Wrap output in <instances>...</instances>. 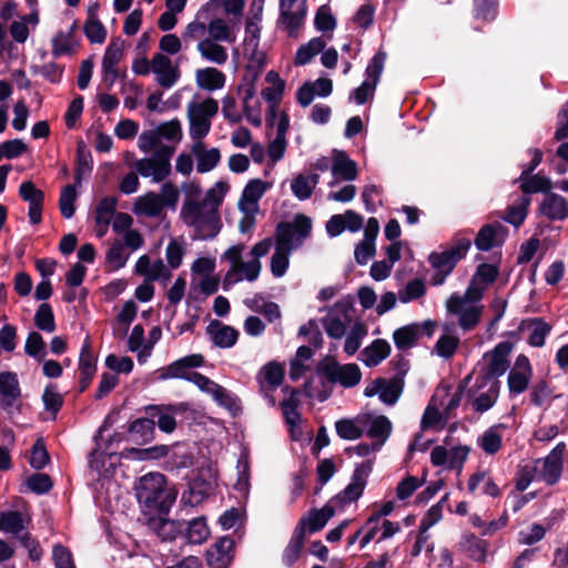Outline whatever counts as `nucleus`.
Here are the masks:
<instances>
[{
    "label": "nucleus",
    "instance_id": "f257e3e1",
    "mask_svg": "<svg viewBox=\"0 0 568 568\" xmlns=\"http://www.w3.org/2000/svg\"><path fill=\"white\" fill-rule=\"evenodd\" d=\"M311 232L312 220L303 213H297L293 222L281 221L276 224L275 252L271 257V272L275 277L285 275L290 266V254L310 237Z\"/></svg>",
    "mask_w": 568,
    "mask_h": 568
},
{
    "label": "nucleus",
    "instance_id": "f03ea898",
    "mask_svg": "<svg viewBox=\"0 0 568 568\" xmlns=\"http://www.w3.org/2000/svg\"><path fill=\"white\" fill-rule=\"evenodd\" d=\"M135 496L145 511H156L161 516L169 514L176 499V493L166 488V478L160 473H149L140 478Z\"/></svg>",
    "mask_w": 568,
    "mask_h": 568
},
{
    "label": "nucleus",
    "instance_id": "7ed1b4c3",
    "mask_svg": "<svg viewBox=\"0 0 568 568\" xmlns=\"http://www.w3.org/2000/svg\"><path fill=\"white\" fill-rule=\"evenodd\" d=\"M181 216L184 223L194 227L193 240H212L221 231L222 222L216 209L204 212L200 209L197 201L186 199L181 209Z\"/></svg>",
    "mask_w": 568,
    "mask_h": 568
},
{
    "label": "nucleus",
    "instance_id": "20e7f679",
    "mask_svg": "<svg viewBox=\"0 0 568 568\" xmlns=\"http://www.w3.org/2000/svg\"><path fill=\"white\" fill-rule=\"evenodd\" d=\"M316 375L324 378L327 385L336 383L345 388H351L359 384L362 372L357 364L349 363L341 365L334 357L327 356L320 361L315 366Z\"/></svg>",
    "mask_w": 568,
    "mask_h": 568
},
{
    "label": "nucleus",
    "instance_id": "39448f33",
    "mask_svg": "<svg viewBox=\"0 0 568 568\" xmlns=\"http://www.w3.org/2000/svg\"><path fill=\"white\" fill-rule=\"evenodd\" d=\"M175 149L170 145H160L151 158L138 160L134 168L143 178L152 176L153 182L160 183L171 174V156Z\"/></svg>",
    "mask_w": 568,
    "mask_h": 568
},
{
    "label": "nucleus",
    "instance_id": "423d86ee",
    "mask_svg": "<svg viewBox=\"0 0 568 568\" xmlns=\"http://www.w3.org/2000/svg\"><path fill=\"white\" fill-rule=\"evenodd\" d=\"M470 246V240L457 233L452 239V245L443 252H432L428 262L433 268L450 274L456 265L466 257Z\"/></svg>",
    "mask_w": 568,
    "mask_h": 568
},
{
    "label": "nucleus",
    "instance_id": "0eeeda50",
    "mask_svg": "<svg viewBox=\"0 0 568 568\" xmlns=\"http://www.w3.org/2000/svg\"><path fill=\"white\" fill-rule=\"evenodd\" d=\"M373 459H367L357 464L352 474L351 483L339 491L334 499L338 500L343 505L358 500L362 497L367 479L373 471Z\"/></svg>",
    "mask_w": 568,
    "mask_h": 568
},
{
    "label": "nucleus",
    "instance_id": "6e6552de",
    "mask_svg": "<svg viewBox=\"0 0 568 568\" xmlns=\"http://www.w3.org/2000/svg\"><path fill=\"white\" fill-rule=\"evenodd\" d=\"M187 409L186 403L178 404H152L143 407L145 415L155 422L159 429L165 434H171L176 428L175 415Z\"/></svg>",
    "mask_w": 568,
    "mask_h": 568
},
{
    "label": "nucleus",
    "instance_id": "1a4fd4ad",
    "mask_svg": "<svg viewBox=\"0 0 568 568\" xmlns=\"http://www.w3.org/2000/svg\"><path fill=\"white\" fill-rule=\"evenodd\" d=\"M204 363L205 358L202 354L186 355L159 369V378L162 381L179 378L190 382L191 375L193 374L191 369L202 367Z\"/></svg>",
    "mask_w": 568,
    "mask_h": 568
},
{
    "label": "nucleus",
    "instance_id": "9d476101",
    "mask_svg": "<svg viewBox=\"0 0 568 568\" xmlns=\"http://www.w3.org/2000/svg\"><path fill=\"white\" fill-rule=\"evenodd\" d=\"M508 233V227L500 222L487 223L479 229L474 244L478 251L488 252L495 247H501Z\"/></svg>",
    "mask_w": 568,
    "mask_h": 568
},
{
    "label": "nucleus",
    "instance_id": "9b49d317",
    "mask_svg": "<svg viewBox=\"0 0 568 568\" xmlns=\"http://www.w3.org/2000/svg\"><path fill=\"white\" fill-rule=\"evenodd\" d=\"M98 356L92 351V344L89 336L82 343L79 356V393L85 392L91 385L97 373Z\"/></svg>",
    "mask_w": 568,
    "mask_h": 568
},
{
    "label": "nucleus",
    "instance_id": "f8f14e48",
    "mask_svg": "<svg viewBox=\"0 0 568 568\" xmlns=\"http://www.w3.org/2000/svg\"><path fill=\"white\" fill-rule=\"evenodd\" d=\"M235 541L231 536L220 537L206 550V564L211 568H229L234 560Z\"/></svg>",
    "mask_w": 568,
    "mask_h": 568
},
{
    "label": "nucleus",
    "instance_id": "ddd939ff",
    "mask_svg": "<svg viewBox=\"0 0 568 568\" xmlns=\"http://www.w3.org/2000/svg\"><path fill=\"white\" fill-rule=\"evenodd\" d=\"M19 196L29 203L28 215L30 223L37 225L42 221L44 205V192L36 186L32 181H24L19 186Z\"/></svg>",
    "mask_w": 568,
    "mask_h": 568
},
{
    "label": "nucleus",
    "instance_id": "4468645a",
    "mask_svg": "<svg viewBox=\"0 0 568 568\" xmlns=\"http://www.w3.org/2000/svg\"><path fill=\"white\" fill-rule=\"evenodd\" d=\"M566 450L564 442L558 443L542 459L541 479L548 485H556L562 474V458Z\"/></svg>",
    "mask_w": 568,
    "mask_h": 568
},
{
    "label": "nucleus",
    "instance_id": "2eb2a0df",
    "mask_svg": "<svg viewBox=\"0 0 568 568\" xmlns=\"http://www.w3.org/2000/svg\"><path fill=\"white\" fill-rule=\"evenodd\" d=\"M334 515L335 508L329 504L324 505L321 509L312 508L307 516L301 517L296 527L303 528L305 537L306 531L313 534L322 530Z\"/></svg>",
    "mask_w": 568,
    "mask_h": 568
},
{
    "label": "nucleus",
    "instance_id": "dca6fc26",
    "mask_svg": "<svg viewBox=\"0 0 568 568\" xmlns=\"http://www.w3.org/2000/svg\"><path fill=\"white\" fill-rule=\"evenodd\" d=\"M213 344L220 348H230L239 339V331L233 326L225 325L217 320H213L206 327Z\"/></svg>",
    "mask_w": 568,
    "mask_h": 568
},
{
    "label": "nucleus",
    "instance_id": "f3484780",
    "mask_svg": "<svg viewBox=\"0 0 568 568\" xmlns=\"http://www.w3.org/2000/svg\"><path fill=\"white\" fill-rule=\"evenodd\" d=\"M514 348V344L509 341L498 343L491 351L489 364L485 367L490 376L498 378L503 376L510 366L508 356Z\"/></svg>",
    "mask_w": 568,
    "mask_h": 568
},
{
    "label": "nucleus",
    "instance_id": "a211bd4d",
    "mask_svg": "<svg viewBox=\"0 0 568 568\" xmlns=\"http://www.w3.org/2000/svg\"><path fill=\"white\" fill-rule=\"evenodd\" d=\"M459 550L474 561L484 562L487 557L489 542L473 532H464L458 542Z\"/></svg>",
    "mask_w": 568,
    "mask_h": 568
},
{
    "label": "nucleus",
    "instance_id": "6ab92c4d",
    "mask_svg": "<svg viewBox=\"0 0 568 568\" xmlns=\"http://www.w3.org/2000/svg\"><path fill=\"white\" fill-rule=\"evenodd\" d=\"M551 325L542 317L525 318L519 324V331L530 329L527 343L532 347H542L546 337L551 332Z\"/></svg>",
    "mask_w": 568,
    "mask_h": 568
},
{
    "label": "nucleus",
    "instance_id": "aec40b11",
    "mask_svg": "<svg viewBox=\"0 0 568 568\" xmlns=\"http://www.w3.org/2000/svg\"><path fill=\"white\" fill-rule=\"evenodd\" d=\"M128 433L135 444H148L154 439L155 422L149 415L139 417L129 424Z\"/></svg>",
    "mask_w": 568,
    "mask_h": 568
},
{
    "label": "nucleus",
    "instance_id": "412c9836",
    "mask_svg": "<svg viewBox=\"0 0 568 568\" xmlns=\"http://www.w3.org/2000/svg\"><path fill=\"white\" fill-rule=\"evenodd\" d=\"M539 212L549 220L562 221L568 217V201L557 193L549 192L540 203Z\"/></svg>",
    "mask_w": 568,
    "mask_h": 568
},
{
    "label": "nucleus",
    "instance_id": "4be33fe9",
    "mask_svg": "<svg viewBox=\"0 0 568 568\" xmlns=\"http://www.w3.org/2000/svg\"><path fill=\"white\" fill-rule=\"evenodd\" d=\"M390 344L384 338L374 339L359 354V359L367 367H375L390 354Z\"/></svg>",
    "mask_w": 568,
    "mask_h": 568
},
{
    "label": "nucleus",
    "instance_id": "5701e85b",
    "mask_svg": "<svg viewBox=\"0 0 568 568\" xmlns=\"http://www.w3.org/2000/svg\"><path fill=\"white\" fill-rule=\"evenodd\" d=\"M212 489V481L199 475L189 483V489L183 493L182 501L190 506H196L201 504L206 497H209Z\"/></svg>",
    "mask_w": 568,
    "mask_h": 568
},
{
    "label": "nucleus",
    "instance_id": "b1692460",
    "mask_svg": "<svg viewBox=\"0 0 568 568\" xmlns=\"http://www.w3.org/2000/svg\"><path fill=\"white\" fill-rule=\"evenodd\" d=\"M268 187H271V184L262 181L261 179L250 180L246 183L239 201L240 211L247 213L250 209L246 206V204L254 205L256 207L258 201L262 199Z\"/></svg>",
    "mask_w": 568,
    "mask_h": 568
},
{
    "label": "nucleus",
    "instance_id": "393cba45",
    "mask_svg": "<svg viewBox=\"0 0 568 568\" xmlns=\"http://www.w3.org/2000/svg\"><path fill=\"white\" fill-rule=\"evenodd\" d=\"M163 209L162 197L153 191H149L144 195L139 196L133 205L134 214L146 215L149 217L160 216Z\"/></svg>",
    "mask_w": 568,
    "mask_h": 568
},
{
    "label": "nucleus",
    "instance_id": "a878e982",
    "mask_svg": "<svg viewBox=\"0 0 568 568\" xmlns=\"http://www.w3.org/2000/svg\"><path fill=\"white\" fill-rule=\"evenodd\" d=\"M262 19V7L258 8V12L254 14L253 19H248L245 26L246 37L244 39V52L248 55L251 62L254 61L261 36V28L258 21Z\"/></svg>",
    "mask_w": 568,
    "mask_h": 568
},
{
    "label": "nucleus",
    "instance_id": "bb28decb",
    "mask_svg": "<svg viewBox=\"0 0 568 568\" xmlns=\"http://www.w3.org/2000/svg\"><path fill=\"white\" fill-rule=\"evenodd\" d=\"M420 337L419 323L404 325L393 333V341L398 351L405 352L416 346Z\"/></svg>",
    "mask_w": 568,
    "mask_h": 568
},
{
    "label": "nucleus",
    "instance_id": "cd10ccee",
    "mask_svg": "<svg viewBox=\"0 0 568 568\" xmlns=\"http://www.w3.org/2000/svg\"><path fill=\"white\" fill-rule=\"evenodd\" d=\"M332 173L341 176L345 181H353L357 178V164L344 151H335L333 159Z\"/></svg>",
    "mask_w": 568,
    "mask_h": 568
},
{
    "label": "nucleus",
    "instance_id": "c85d7f7f",
    "mask_svg": "<svg viewBox=\"0 0 568 568\" xmlns=\"http://www.w3.org/2000/svg\"><path fill=\"white\" fill-rule=\"evenodd\" d=\"M225 81V74L216 68L207 67L196 71V83L203 90L215 91L222 89Z\"/></svg>",
    "mask_w": 568,
    "mask_h": 568
},
{
    "label": "nucleus",
    "instance_id": "c756f323",
    "mask_svg": "<svg viewBox=\"0 0 568 568\" xmlns=\"http://www.w3.org/2000/svg\"><path fill=\"white\" fill-rule=\"evenodd\" d=\"M93 170V158L83 140L77 142V160L74 171V183L81 185L84 174H90Z\"/></svg>",
    "mask_w": 568,
    "mask_h": 568
},
{
    "label": "nucleus",
    "instance_id": "7c9ffc66",
    "mask_svg": "<svg viewBox=\"0 0 568 568\" xmlns=\"http://www.w3.org/2000/svg\"><path fill=\"white\" fill-rule=\"evenodd\" d=\"M520 190L524 193L523 196H529L535 193H545L546 195L552 189V182L549 178L541 176L540 174H529L527 176H519Z\"/></svg>",
    "mask_w": 568,
    "mask_h": 568
},
{
    "label": "nucleus",
    "instance_id": "2f4dec72",
    "mask_svg": "<svg viewBox=\"0 0 568 568\" xmlns=\"http://www.w3.org/2000/svg\"><path fill=\"white\" fill-rule=\"evenodd\" d=\"M303 528L295 527L288 545L285 547L282 561L286 567H292L300 559L301 552L304 548L305 537L303 536Z\"/></svg>",
    "mask_w": 568,
    "mask_h": 568
},
{
    "label": "nucleus",
    "instance_id": "473e14b6",
    "mask_svg": "<svg viewBox=\"0 0 568 568\" xmlns=\"http://www.w3.org/2000/svg\"><path fill=\"white\" fill-rule=\"evenodd\" d=\"M265 80L272 85L262 90V98L270 104H280L285 90V81L274 70L267 72Z\"/></svg>",
    "mask_w": 568,
    "mask_h": 568
},
{
    "label": "nucleus",
    "instance_id": "72a5a7b5",
    "mask_svg": "<svg viewBox=\"0 0 568 568\" xmlns=\"http://www.w3.org/2000/svg\"><path fill=\"white\" fill-rule=\"evenodd\" d=\"M118 200L114 196H104L98 203L94 211V220L98 225H103L104 230L99 232V236H103L110 224L111 216L115 214Z\"/></svg>",
    "mask_w": 568,
    "mask_h": 568
},
{
    "label": "nucleus",
    "instance_id": "f704fd0d",
    "mask_svg": "<svg viewBox=\"0 0 568 568\" xmlns=\"http://www.w3.org/2000/svg\"><path fill=\"white\" fill-rule=\"evenodd\" d=\"M210 535V529L204 517L185 521L183 538L189 544H202Z\"/></svg>",
    "mask_w": 568,
    "mask_h": 568
},
{
    "label": "nucleus",
    "instance_id": "c9c22d12",
    "mask_svg": "<svg viewBox=\"0 0 568 568\" xmlns=\"http://www.w3.org/2000/svg\"><path fill=\"white\" fill-rule=\"evenodd\" d=\"M530 203L531 199L529 196H520L516 204L507 207L501 219L515 227L521 226L528 215Z\"/></svg>",
    "mask_w": 568,
    "mask_h": 568
},
{
    "label": "nucleus",
    "instance_id": "e433bc0d",
    "mask_svg": "<svg viewBox=\"0 0 568 568\" xmlns=\"http://www.w3.org/2000/svg\"><path fill=\"white\" fill-rule=\"evenodd\" d=\"M325 41L322 37L312 38L307 43L302 44L295 54V65H305L312 61V59L325 49Z\"/></svg>",
    "mask_w": 568,
    "mask_h": 568
},
{
    "label": "nucleus",
    "instance_id": "4c0bfd02",
    "mask_svg": "<svg viewBox=\"0 0 568 568\" xmlns=\"http://www.w3.org/2000/svg\"><path fill=\"white\" fill-rule=\"evenodd\" d=\"M154 529L163 540H173L178 536L183 537L185 521L170 520L159 515V519L153 523Z\"/></svg>",
    "mask_w": 568,
    "mask_h": 568
},
{
    "label": "nucleus",
    "instance_id": "58836bf2",
    "mask_svg": "<svg viewBox=\"0 0 568 568\" xmlns=\"http://www.w3.org/2000/svg\"><path fill=\"white\" fill-rule=\"evenodd\" d=\"M298 394L297 388H291L290 397L283 399L280 404L284 419L290 427H295L301 420V414L297 409L301 404L297 397Z\"/></svg>",
    "mask_w": 568,
    "mask_h": 568
},
{
    "label": "nucleus",
    "instance_id": "ea45409f",
    "mask_svg": "<svg viewBox=\"0 0 568 568\" xmlns=\"http://www.w3.org/2000/svg\"><path fill=\"white\" fill-rule=\"evenodd\" d=\"M197 50L204 59L216 64H223L227 60L226 49L211 39L200 41Z\"/></svg>",
    "mask_w": 568,
    "mask_h": 568
},
{
    "label": "nucleus",
    "instance_id": "a19ab883",
    "mask_svg": "<svg viewBox=\"0 0 568 568\" xmlns=\"http://www.w3.org/2000/svg\"><path fill=\"white\" fill-rule=\"evenodd\" d=\"M392 433V423L385 415L376 416L372 419L371 425L366 432L369 438L376 439L375 443L385 444Z\"/></svg>",
    "mask_w": 568,
    "mask_h": 568
},
{
    "label": "nucleus",
    "instance_id": "79ce46f5",
    "mask_svg": "<svg viewBox=\"0 0 568 568\" xmlns=\"http://www.w3.org/2000/svg\"><path fill=\"white\" fill-rule=\"evenodd\" d=\"M229 189L230 185L227 182H216L214 187H211L206 191L204 199L202 201H197V204H200V209L211 206V209H216V212H219V207L222 204L223 199L227 193Z\"/></svg>",
    "mask_w": 568,
    "mask_h": 568
},
{
    "label": "nucleus",
    "instance_id": "37998d69",
    "mask_svg": "<svg viewBox=\"0 0 568 568\" xmlns=\"http://www.w3.org/2000/svg\"><path fill=\"white\" fill-rule=\"evenodd\" d=\"M367 332L365 323L361 321L354 323L344 343V352L348 356L354 355L359 349L362 339L367 335Z\"/></svg>",
    "mask_w": 568,
    "mask_h": 568
},
{
    "label": "nucleus",
    "instance_id": "c03bdc74",
    "mask_svg": "<svg viewBox=\"0 0 568 568\" xmlns=\"http://www.w3.org/2000/svg\"><path fill=\"white\" fill-rule=\"evenodd\" d=\"M190 135L193 140H202L211 130V120L189 106Z\"/></svg>",
    "mask_w": 568,
    "mask_h": 568
},
{
    "label": "nucleus",
    "instance_id": "a18cd8bd",
    "mask_svg": "<svg viewBox=\"0 0 568 568\" xmlns=\"http://www.w3.org/2000/svg\"><path fill=\"white\" fill-rule=\"evenodd\" d=\"M45 347V342L39 332L33 331L28 334L24 344V353L28 356L42 362L47 355Z\"/></svg>",
    "mask_w": 568,
    "mask_h": 568
},
{
    "label": "nucleus",
    "instance_id": "49530a36",
    "mask_svg": "<svg viewBox=\"0 0 568 568\" xmlns=\"http://www.w3.org/2000/svg\"><path fill=\"white\" fill-rule=\"evenodd\" d=\"M170 462L175 468H187L193 465L194 457L186 444L176 443L170 447Z\"/></svg>",
    "mask_w": 568,
    "mask_h": 568
},
{
    "label": "nucleus",
    "instance_id": "de8ad7c7",
    "mask_svg": "<svg viewBox=\"0 0 568 568\" xmlns=\"http://www.w3.org/2000/svg\"><path fill=\"white\" fill-rule=\"evenodd\" d=\"M78 184H67L63 186L59 197V209L61 215L64 219H71L75 213V200H77V190L75 186Z\"/></svg>",
    "mask_w": 568,
    "mask_h": 568
},
{
    "label": "nucleus",
    "instance_id": "09e8293b",
    "mask_svg": "<svg viewBox=\"0 0 568 568\" xmlns=\"http://www.w3.org/2000/svg\"><path fill=\"white\" fill-rule=\"evenodd\" d=\"M404 386L405 381H400V378H390L389 382L385 379V384L381 388L379 399L386 405H395L403 393Z\"/></svg>",
    "mask_w": 568,
    "mask_h": 568
},
{
    "label": "nucleus",
    "instance_id": "8fccbe9b",
    "mask_svg": "<svg viewBox=\"0 0 568 568\" xmlns=\"http://www.w3.org/2000/svg\"><path fill=\"white\" fill-rule=\"evenodd\" d=\"M36 326L43 332L52 333L55 331L54 313L49 303H42L39 305L34 314Z\"/></svg>",
    "mask_w": 568,
    "mask_h": 568
},
{
    "label": "nucleus",
    "instance_id": "3c124183",
    "mask_svg": "<svg viewBox=\"0 0 568 568\" xmlns=\"http://www.w3.org/2000/svg\"><path fill=\"white\" fill-rule=\"evenodd\" d=\"M124 41L116 37L111 39L102 59V69L116 68L123 57Z\"/></svg>",
    "mask_w": 568,
    "mask_h": 568
},
{
    "label": "nucleus",
    "instance_id": "603ef678",
    "mask_svg": "<svg viewBox=\"0 0 568 568\" xmlns=\"http://www.w3.org/2000/svg\"><path fill=\"white\" fill-rule=\"evenodd\" d=\"M0 395L2 397L19 398L21 389L14 372L0 373Z\"/></svg>",
    "mask_w": 568,
    "mask_h": 568
},
{
    "label": "nucleus",
    "instance_id": "864d4df0",
    "mask_svg": "<svg viewBox=\"0 0 568 568\" xmlns=\"http://www.w3.org/2000/svg\"><path fill=\"white\" fill-rule=\"evenodd\" d=\"M49 462L50 455L47 450L43 438L40 437L33 443L31 447V454L29 457L30 466L36 470H41L47 466Z\"/></svg>",
    "mask_w": 568,
    "mask_h": 568
},
{
    "label": "nucleus",
    "instance_id": "5fc2aeb1",
    "mask_svg": "<svg viewBox=\"0 0 568 568\" xmlns=\"http://www.w3.org/2000/svg\"><path fill=\"white\" fill-rule=\"evenodd\" d=\"M30 70L33 74H41L50 83L57 84L60 83L62 80L64 65L58 64L55 62H49L43 64L42 67L33 64L30 67Z\"/></svg>",
    "mask_w": 568,
    "mask_h": 568
},
{
    "label": "nucleus",
    "instance_id": "6e6d98bb",
    "mask_svg": "<svg viewBox=\"0 0 568 568\" xmlns=\"http://www.w3.org/2000/svg\"><path fill=\"white\" fill-rule=\"evenodd\" d=\"M386 58H387V54L383 50H378L373 55V58L369 60V62L366 67V70H365L366 80L375 83L376 85L378 84L381 75L384 70Z\"/></svg>",
    "mask_w": 568,
    "mask_h": 568
},
{
    "label": "nucleus",
    "instance_id": "4d7b16f0",
    "mask_svg": "<svg viewBox=\"0 0 568 568\" xmlns=\"http://www.w3.org/2000/svg\"><path fill=\"white\" fill-rule=\"evenodd\" d=\"M459 343L460 339L458 336L444 334L437 339L435 351L438 356L448 359L456 353Z\"/></svg>",
    "mask_w": 568,
    "mask_h": 568
},
{
    "label": "nucleus",
    "instance_id": "13d9d810",
    "mask_svg": "<svg viewBox=\"0 0 568 568\" xmlns=\"http://www.w3.org/2000/svg\"><path fill=\"white\" fill-rule=\"evenodd\" d=\"M83 32L91 43H103L106 39V29L99 19H87Z\"/></svg>",
    "mask_w": 568,
    "mask_h": 568
},
{
    "label": "nucleus",
    "instance_id": "bf43d9fd",
    "mask_svg": "<svg viewBox=\"0 0 568 568\" xmlns=\"http://www.w3.org/2000/svg\"><path fill=\"white\" fill-rule=\"evenodd\" d=\"M531 374L511 369L508 374V389L511 395L523 394L529 386Z\"/></svg>",
    "mask_w": 568,
    "mask_h": 568
},
{
    "label": "nucleus",
    "instance_id": "052dcab7",
    "mask_svg": "<svg viewBox=\"0 0 568 568\" xmlns=\"http://www.w3.org/2000/svg\"><path fill=\"white\" fill-rule=\"evenodd\" d=\"M337 435L345 440L359 439L364 432L359 428L353 419L342 418L335 423Z\"/></svg>",
    "mask_w": 568,
    "mask_h": 568
},
{
    "label": "nucleus",
    "instance_id": "680f3d73",
    "mask_svg": "<svg viewBox=\"0 0 568 568\" xmlns=\"http://www.w3.org/2000/svg\"><path fill=\"white\" fill-rule=\"evenodd\" d=\"M55 388V385L50 384L44 388L42 394L44 408L53 414L54 417L61 410L64 403L62 395L59 394Z\"/></svg>",
    "mask_w": 568,
    "mask_h": 568
},
{
    "label": "nucleus",
    "instance_id": "e2e57ef3",
    "mask_svg": "<svg viewBox=\"0 0 568 568\" xmlns=\"http://www.w3.org/2000/svg\"><path fill=\"white\" fill-rule=\"evenodd\" d=\"M314 26L317 31L327 32L333 31L336 28V19L331 12V8L325 4L317 9Z\"/></svg>",
    "mask_w": 568,
    "mask_h": 568
},
{
    "label": "nucleus",
    "instance_id": "0e129e2a",
    "mask_svg": "<svg viewBox=\"0 0 568 568\" xmlns=\"http://www.w3.org/2000/svg\"><path fill=\"white\" fill-rule=\"evenodd\" d=\"M426 481V476L424 475L422 479H418L414 476H407L402 479L396 487V496L399 500H405L409 498Z\"/></svg>",
    "mask_w": 568,
    "mask_h": 568
},
{
    "label": "nucleus",
    "instance_id": "69168bd1",
    "mask_svg": "<svg viewBox=\"0 0 568 568\" xmlns=\"http://www.w3.org/2000/svg\"><path fill=\"white\" fill-rule=\"evenodd\" d=\"M3 531L18 535L23 530V519L18 510L1 511Z\"/></svg>",
    "mask_w": 568,
    "mask_h": 568
},
{
    "label": "nucleus",
    "instance_id": "338daca9",
    "mask_svg": "<svg viewBox=\"0 0 568 568\" xmlns=\"http://www.w3.org/2000/svg\"><path fill=\"white\" fill-rule=\"evenodd\" d=\"M28 488L38 495L47 494L53 487V481L48 474L36 473L27 479Z\"/></svg>",
    "mask_w": 568,
    "mask_h": 568
},
{
    "label": "nucleus",
    "instance_id": "774afa93",
    "mask_svg": "<svg viewBox=\"0 0 568 568\" xmlns=\"http://www.w3.org/2000/svg\"><path fill=\"white\" fill-rule=\"evenodd\" d=\"M55 568H75L72 552L61 544H57L52 550Z\"/></svg>",
    "mask_w": 568,
    "mask_h": 568
}]
</instances>
